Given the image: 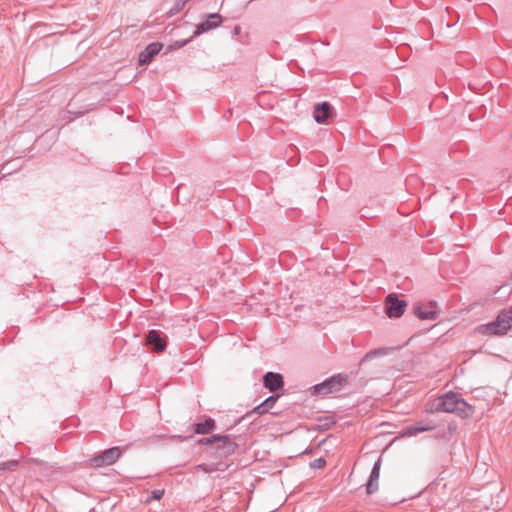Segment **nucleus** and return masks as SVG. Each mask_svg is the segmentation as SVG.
I'll use <instances>...</instances> for the list:
<instances>
[{
    "mask_svg": "<svg viewBox=\"0 0 512 512\" xmlns=\"http://www.w3.org/2000/svg\"><path fill=\"white\" fill-rule=\"evenodd\" d=\"M349 382L348 375L337 373L312 387L313 394L328 395L341 391Z\"/></svg>",
    "mask_w": 512,
    "mask_h": 512,
    "instance_id": "3",
    "label": "nucleus"
},
{
    "mask_svg": "<svg viewBox=\"0 0 512 512\" xmlns=\"http://www.w3.org/2000/svg\"><path fill=\"white\" fill-rule=\"evenodd\" d=\"M202 418H203V421L194 423L192 425V431L195 434H199V435L210 434L211 432H213L216 429V422L213 418H211L210 416H207V415H204Z\"/></svg>",
    "mask_w": 512,
    "mask_h": 512,
    "instance_id": "14",
    "label": "nucleus"
},
{
    "mask_svg": "<svg viewBox=\"0 0 512 512\" xmlns=\"http://www.w3.org/2000/svg\"><path fill=\"white\" fill-rule=\"evenodd\" d=\"M512 328V309L503 310L496 319L490 323L482 324L476 328V331L482 335L494 336L504 335Z\"/></svg>",
    "mask_w": 512,
    "mask_h": 512,
    "instance_id": "2",
    "label": "nucleus"
},
{
    "mask_svg": "<svg viewBox=\"0 0 512 512\" xmlns=\"http://www.w3.org/2000/svg\"><path fill=\"white\" fill-rule=\"evenodd\" d=\"M163 496H164V490L163 489H155L147 497L146 502L149 503L152 500H161Z\"/></svg>",
    "mask_w": 512,
    "mask_h": 512,
    "instance_id": "18",
    "label": "nucleus"
},
{
    "mask_svg": "<svg viewBox=\"0 0 512 512\" xmlns=\"http://www.w3.org/2000/svg\"><path fill=\"white\" fill-rule=\"evenodd\" d=\"M437 304L430 301L426 305L414 306V315L420 320H436L438 318Z\"/></svg>",
    "mask_w": 512,
    "mask_h": 512,
    "instance_id": "11",
    "label": "nucleus"
},
{
    "mask_svg": "<svg viewBox=\"0 0 512 512\" xmlns=\"http://www.w3.org/2000/svg\"><path fill=\"white\" fill-rule=\"evenodd\" d=\"M407 306V301L400 299L396 293L388 294L384 301L385 314L391 319L400 318L406 311Z\"/></svg>",
    "mask_w": 512,
    "mask_h": 512,
    "instance_id": "6",
    "label": "nucleus"
},
{
    "mask_svg": "<svg viewBox=\"0 0 512 512\" xmlns=\"http://www.w3.org/2000/svg\"><path fill=\"white\" fill-rule=\"evenodd\" d=\"M430 412L453 413L462 419H469L474 415L475 408L457 393L449 391L438 397Z\"/></svg>",
    "mask_w": 512,
    "mask_h": 512,
    "instance_id": "1",
    "label": "nucleus"
},
{
    "mask_svg": "<svg viewBox=\"0 0 512 512\" xmlns=\"http://www.w3.org/2000/svg\"><path fill=\"white\" fill-rule=\"evenodd\" d=\"M326 465V460L323 457H319L310 463L311 468L321 469Z\"/></svg>",
    "mask_w": 512,
    "mask_h": 512,
    "instance_id": "22",
    "label": "nucleus"
},
{
    "mask_svg": "<svg viewBox=\"0 0 512 512\" xmlns=\"http://www.w3.org/2000/svg\"><path fill=\"white\" fill-rule=\"evenodd\" d=\"M219 438H220V434H214L209 437H203V438L197 440V444L203 445V446H210V448H211L212 446L215 445L216 441Z\"/></svg>",
    "mask_w": 512,
    "mask_h": 512,
    "instance_id": "16",
    "label": "nucleus"
},
{
    "mask_svg": "<svg viewBox=\"0 0 512 512\" xmlns=\"http://www.w3.org/2000/svg\"><path fill=\"white\" fill-rule=\"evenodd\" d=\"M238 444L233 440L231 435H220L215 445L209 448L210 455L215 459L223 460L233 455L237 449Z\"/></svg>",
    "mask_w": 512,
    "mask_h": 512,
    "instance_id": "4",
    "label": "nucleus"
},
{
    "mask_svg": "<svg viewBox=\"0 0 512 512\" xmlns=\"http://www.w3.org/2000/svg\"><path fill=\"white\" fill-rule=\"evenodd\" d=\"M333 115H334V108L329 102L324 101V102L315 104L313 116H314V119L316 122L325 123Z\"/></svg>",
    "mask_w": 512,
    "mask_h": 512,
    "instance_id": "13",
    "label": "nucleus"
},
{
    "mask_svg": "<svg viewBox=\"0 0 512 512\" xmlns=\"http://www.w3.org/2000/svg\"><path fill=\"white\" fill-rule=\"evenodd\" d=\"M313 452V449H306L303 453L304 454H311Z\"/></svg>",
    "mask_w": 512,
    "mask_h": 512,
    "instance_id": "26",
    "label": "nucleus"
},
{
    "mask_svg": "<svg viewBox=\"0 0 512 512\" xmlns=\"http://www.w3.org/2000/svg\"><path fill=\"white\" fill-rule=\"evenodd\" d=\"M445 437V433H442L440 436H437V438H444Z\"/></svg>",
    "mask_w": 512,
    "mask_h": 512,
    "instance_id": "27",
    "label": "nucleus"
},
{
    "mask_svg": "<svg viewBox=\"0 0 512 512\" xmlns=\"http://www.w3.org/2000/svg\"><path fill=\"white\" fill-rule=\"evenodd\" d=\"M269 410L266 408V407H263V403H260L259 405H257L252 411H250L249 413H247L244 417H248L252 414H258V415H263L265 413H267Z\"/></svg>",
    "mask_w": 512,
    "mask_h": 512,
    "instance_id": "20",
    "label": "nucleus"
},
{
    "mask_svg": "<svg viewBox=\"0 0 512 512\" xmlns=\"http://www.w3.org/2000/svg\"><path fill=\"white\" fill-rule=\"evenodd\" d=\"M263 386L271 393H276L284 387V377L280 373L266 372L262 377Z\"/></svg>",
    "mask_w": 512,
    "mask_h": 512,
    "instance_id": "8",
    "label": "nucleus"
},
{
    "mask_svg": "<svg viewBox=\"0 0 512 512\" xmlns=\"http://www.w3.org/2000/svg\"><path fill=\"white\" fill-rule=\"evenodd\" d=\"M189 1L190 0H177L169 13L171 15L177 14L184 8L185 4Z\"/></svg>",
    "mask_w": 512,
    "mask_h": 512,
    "instance_id": "19",
    "label": "nucleus"
},
{
    "mask_svg": "<svg viewBox=\"0 0 512 512\" xmlns=\"http://www.w3.org/2000/svg\"><path fill=\"white\" fill-rule=\"evenodd\" d=\"M380 468H381V458H378L377 461H375L368 482L366 483V492L367 494H372L378 489V480L380 476Z\"/></svg>",
    "mask_w": 512,
    "mask_h": 512,
    "instance_id": "15",
    "label": "nucleus"
},
{
    "mask_svg": "<svg viewBox=\"0 0 512 512\" xmlns=\"http://www.w3.org/2000/svg\"><path fill=\"white\" fill-rule=\"evenodd\" d=\"M193 36L190 39L182 40V41H175L172 45L169 46V50L179 49L187 45L191 40Z\"/></svg>",
    "mask_w": 512,
    "mask_h": 512,
    "instance_id": "25",
    "label": "nucleus"
},
{
    "mask_svg": "<svg viewBox=\"0 0 512 512\" xmlns=\"http://www.w3.org/2000/svg\"><path fill=\"white\" fill-rule=\"evenodd\" d=\"M436 428V424L433 420L425 419L417 421L416 423L405 427L403 435L415 436L418 433L431 431Z\"/></svg>",
    "mask_w": 512,
    "mask_h": 512,
    "instance_id": "12",
    "label": "nucleus"
},
{
    "mask_svg": "<svg viewBox=\"0 0 512 512\" xmlns=\"http://www.w3.org/2000/svg\"><path fill=\"white\" fill-rule=\"evenodd\" d=\"M223 22V18L219 13L209 14L207 19L196 26L193 37H197L202 33L219 27Z\"/></svg>",
    "mask_w": 512,
    "mask_h": 512,
    "instance_id": "9",
    "label": "nucleus"
},
{
    "mask_svg": "<svg viewBox=\"0 0 512 512\" xmlns=\"http://www.w3.org/2000/svg\"><path fill=\"white\" fill-rule=\"evenodd\" d=\"M145 345L154 353H162L167 348V337L160 330H149L145 336Z\"/></svg>",
    "mask_w": 512,
    "mask_h": 512,
    "instance_id": "7",
    "label": "nucleus"
},
{
    "mask_svg": "<svg viewBox=\"0 0 512 512\" xmlns=\"http://www.w3.org/2000/svg\"><path fill=\"white\" fill-rule=\"evenodd\" d=\"M384 354V350L382 349H376V350H373V351H370L368 352L361 360L360 364H362L363 362L373 358L374 356L376 355H383Z\"/></svg>",
    "mask_w": 512,
    "mask_h": 512,
    "instance_id": "23",
    "label": "nucleus"
},
{
    "mask_svg": "<svg viewBox=\"0 0 512 512\" xmlns=\"http://www.w3.org/2000/svg\"><path fill=\"white\" fill-rule=\"evenodd\" d=\"M280 394H277V393H273L272 395H270L269 397H267L262 403H263V407H266L268 410L270 408H272L276 402L278 401V399L280 398Z\"/></svg>",
    "mask_w": 512,
    "mask_h": 512,
    "instance_id": "17",
    "label": "nucleus"
},
{
    "mask_svg": "<svg viewBox=\"0 0 512 512\" xmlns=\"http://www.w3.org/2000/svg\"><path fill=\"white\" fill-rule=\"evenodd\" d=\"M35 463L38 466H41V467H44L45 469H47L51 474H53V473L58 471V468L56 466L49 465L47 462H45L43 460H35Z\"/></svg>",
    "mask_w": 512,
    "mask_h": 512,
    "instance_id": "21",
    "label": "nucleus"
},
{
    "mask_svg": "<svg viewBox=\"0 0 512 512\" xmlns=\"http://www.w3.org/2000/svg\"><path fill=\"white\" fill-rule=\"evenodd\" d=\"M18 464H19V461L11 460L6 463L0 464V470H2V471L7 470V469L13 470L14 467H16Z\"/></svg>",
    "mask_w": 512,
    "mask_h": 512,
    "instance_id": "24",
    "label": "nucleus"
},
{
    "mask_svg": "<svg viewBox=\"0 0 512 512\" xmlns=\"http://www.w3.org/2000/svg\"><path fill=\"white\" fill-rule=\"evenodd\" d=\"M122 452V449L118 446L111 447L88 459L85 466L89 468L110 466L121 457Z\"/></svg>",
    "mask_w": 512,
    "mask_h": 512,
    "instance_id": "5",
    "label": "nucleus"
},
{
    "mask_svg": "<svg viewBox=\"0 0 512 512\" xmlns=\"http://www.w3.org/2000/svg\"><path fill=\"white\" fill-rule=\"evenodd\" d=\"M162 48L163 44L160 42L150 43L142 52H140L138 57V65L145 66L150 64L154 60V58L159 54Z\"/></svg>",
    "mask_w": 512,
    "mask_h": 512,
    "instance_id": "10",
    "label": "nucleus"
}]
</instances>
